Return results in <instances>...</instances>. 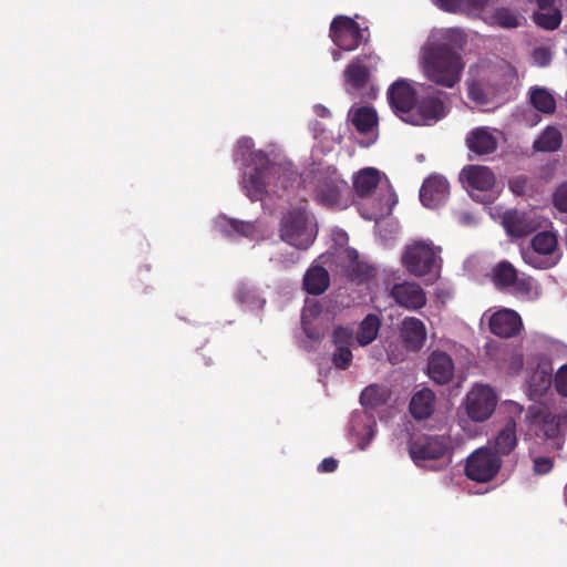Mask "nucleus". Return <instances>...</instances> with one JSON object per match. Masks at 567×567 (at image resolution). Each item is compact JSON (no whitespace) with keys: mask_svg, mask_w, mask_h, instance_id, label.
<instances>
[{"mask_svg":"<svg viewBox=\"0 0 567 567\" xmlns=\"http://www.w3.org/2000/svg\"><path fill=\"white\" fill-rule=\"evenodd\" d=\"M464 68L461 54L447 43H434L423 49V72L437 85L454 87L461 81Z\"/></svg>","mask_w":567,"mask_h":567,"instance_id":"nucleus-1","label":"nucleus"},{"mask_svg":"<svg viewBox=\"0 0 567 567\" xmlns=\"http://www.w3.org/2000/svg\"><path fill=\"white\" fill-rule=\"evenodd\" d=\"M255 159H258L260 166L255 167L249 176V197L252 200L261 199L267 188L288 189L298 179V173L289 165L270 163L267 154L262 151L255 153Z\"/></svg>","mask_w":567,"mask_h":567,"instance_id":"nucleus-2","label":"nucleus"},{"mask_svg":"<svg viewBox=\"0 0 567 567\" xmlns=\"http://www.w3.org/2000/svg\"><path fill=\"white\" fill-rule=\"evenodd\" d=\"M379 56L374 53L359 54L346 66L342 78L347 93L368 99H375L377 91L371 83L377 70Z\"/></svg>","mask_w":567,"mask_h":567,"instance_id":"nucleus-3","label":"nucleus"},{"mask_svg":"<svg viewBox=\"0 0 567 567\" xmlns=\"http://www.w3.org/2000/svg\"><path fill=\"white\" fill-rule=\"evenodd\" d=\"M526 421L537 437L549 441L554 449L561 447V439L567 427L565 416L551 413L546 406L530 405L526 412Z\"/></svg>","mask_w":567,"mask_h":567,"instance_id":"nucleus-4","label":"nucleus"},{"mask_svg":"<svg viewBox=\"0 0 567 567\" xmlns=\"http://www.w3.org/2000/svg\"><path fill=\"white\" fill-rule=\"evenodd\" d=\"M441 248L431 241L416 240L406 246L402 256L403 266L416 277L436 274L441 267Z\"/></svg>","mask_w":567,"mask_h":567,"instance_id":"nucleus-5","label":"nucleus"},{"mask_svg":"<svg viewBox=\"0 0 567 567\" xmlns=\"http://www.w3.org/2000/svg\"><path fill=\"white\" fill-rule=\"evenodd\" d=\"M280 237L284 241L298 249H308L316 238V231L309 226L306 210H289L280 223Z\"/></svg>","mask_w":567,"mask_h":567,"instance_id":"nucleus-6","label":"nucleus"},{"mask_svg":"<svg viewBox=\"0 0 567 567\" xmlns=\"http://www.w3.org/2000/svg\"><path fill=\"white\" fill-rule=\"evenodd\" d=\"M502 466L501 456L489 447H480L466 458L464 472L467 478L477 483L491 482Z\"/></svg>","mask_w":567,"mask_h":567,"instance_id":"nucleus-7","label":"nucleus"},{"mask_svg":"<svg viewBox=\"0 0 567 567\" xmlns=\"http://www.w3.org/2000/svg\"><path fill=\"white\" fill-rule=\"evenodd\" d=\"M492 281L499 291L518 296H529L533 290L532 278L519 277L517 269L507 260H502L493 267Z\"/></svg>","mask_w":567,"mask_h":567,"instance_id":"nucleus-8","label":"nucleus"},{"mask_svg":"<svg viewBox=\"0 0 567 567\" xmlns=\"http://www.w3.org/2000/svg\"><path fill=\"white\" fill-rule=\"evenodd\" d=\"M452 449L447 435H420L409 444V453L415 463L426 460H440Z\"/></svg>","mask_w":567,"mask_h":567,"instance_id":"nucleus-9","label":"nucleus"},{"mask_svg":"<svg viewBox=\"0 0 567 567\" xmlns=\"http://www.w3.org/2000/svg\"><path fill=\"white\" fill-rule=\"evenodd\" d=\"M497 396L488 385L477 384L467 393L465 408L468 417L474 422L488 420L495 411Z\"/></svg>","mask_w":567,"mask_h":567,"instance_id":"nucleus-10","label":"nucleus"},{"mask_svg":"<svg viewBox=\"0 0 567 567\" xmlns=\"http://www.w3.org/2000/svg\"><path fill=\"white\" fill-rule=\"evenodd\" d=\"M431 93L415 101V104L406 120L412 125H430L445 115L442 92L429 86Z\"/></svg>","mask_w":567,"mask_h":567,"instance_id":"nucleus-11","label":"nucleus"},{"mask_svg":"<svg viewBox=\"0 0 567 567\" xmlns=\"http://www.w3.org/2000/svg\"><path fill=\"white\" fill-rule=\"evenodd\" d=\"M330 37L339 49L352 51L361 44L363 30L353 19L338 16L331 22Z\"/></svg>","mask_w":567,"mask_h":567,"instance_id":"nucleus-12","label":"nucleus"},{"mask_svg":"<svg viewBox=\"0 0 567 567\" xmlns=\"http://www.w3.org/2000/svg\"><path fill=\"white\" fill-rule=\"evenodd\" d=\"M348 183L338 176H327L318 184L316 199L326 207L344 209L349 206Z\"/></svg>","mask_w":567,"mask_h":567,"instance_id":"nucleus-13","label":"nucleus"},{"mask_svg":"<svg viewBox=\"0 0 567 567\" xmlns=\"http://www.w3.org/2000/svg\"><path fill=\"white\" fill-rule=\"evenodd\" d=\"M388 101L393 112L404 122L415 104L416 92L405 79H399L388 89Z\"/></svg>","mask_w":567,"mask_h":567,"instance_id":"nucleus-14","label":"nucleus"},{"mask_svg":"<svg viewBox=\"0 0 567 567\" xmlns=\"http://www.w3.org/2000/svg\"><path fill=\"white\" fill-rule=\"evenodd\" d=\"M450 194L447 179L437 174L430 175L422 184L420 199L425 207L436 208L443 204Z\"/></svg>","mask_w":567,"mask_h":567,"instance_id":"nucleus-15","label":"nucleus"},{"mask_svg":"<svg viewBox=\"0 0 567 567\" xmlns=\"http://www.w3.org/2000/svg\"><path fill=\"white\" fill-rule=\"evenodd\" d=\"M489 330L499 338H513L520 332L523 322L519 315L511 309H501L488 321Z\"/></svg>","mask_w":567,"mask_h":567,"instance_id":"nucleus-16","label":"nucleus"},{"mask_svg":"<svg viewBox=\"0 0 567 567\" xmlns=\"http://www.w3.org/2000/svg\"><path fill=\"white\" fill-rule=\"evenodd\" d=\"M390 297L406 309H421L426 303L425 292L414 282L395 284L390 291Z\"/></svg>","mask_w":567,"mask_h":567,"instance_id":"nucleus-17","label":"nucleus"},{"mask_svg":"<svg viewBox=\"0 0 567 567\" xmlns=\"http://www.w3.org/2000/svg\"><path fill=\"white\" fill-rule=\"evenodd\" d=\"M454 362L450 354L434 351L427 362V375L440 385L449 384L454 377Z\"/></svg>","mask_w":567,"mask_h":567,"instance_id":"nucleus-18","label":"nucleus"},{"mask_svg":"<svg viewBox=\"0 0 567 567\" xmlns=\"http://www.w3.org/2000/svg\"><path fill=\"white\" fill-rule=\"evenodd\" d=\"M502 225L511 237L523 238L536 230L537 224L526 213L516 209L506 210L502 216Z\"/></svg>","mask_w":567,"mask_h":567,"instance_id":"nucleus-19","label":"nucleus"},{"mask_svg":"<svg viewBox=\"0 0 567 567\" xmlns=\"http://www.w3.org/2000/svg\"><path fill=\"white\" fill-rule=\"evenodd\" d=\"M400 336L408 350L419 351L426 340V329L420 319L408 317L401 323Z\"/></svg>","mask_w":567,"mask_h":567,"instance_id":"nucleus-20","label":"nucleus"},{"mask_svg":"<svg viewBox=\"0 0 567 567\" xmlns=\"http://www.w3.org/2000/svg\"><path fill=\"white\" fill-rule=\"evenodd\" d=\"M461 178L468 187L486 192L494 187L495 175L487 166L468 165L462 169Z\"/></svg>","mask_w":567,"mask_h":567,"instance_id":"nucleus-21","label":"nucleus"},{"mask_svg":"<svg viewBox=\"0 0 567 567\" xmlns=\"http://www.w3.org/2000/svg\"><path fill=\"white\" fill-rule=\"evenodd\" d=\"M466 146L476 155H488L496 151L497 140L488 127L481 126L472 130L466 136Z\"/></svg>","mask_w":567,"mask_h":567,"instance_id":"nucleus-22","label":"nucleus"},{"mask_svg":"<svg viewBox=\"0 0 567 567\" xmlns=\"http://www.w3.org/2000/svg\"><path fill=\"white\" fill-rule=\"evenodd\" d=\"M530 245L533 250L523 254L524 260L536 268H543L544 266L537 261V257L534 255L547 256L553 254L557 247V238L550 231H540L533 237Z\"/></svg>","mask_w":567,"mask_h":567,"instance_id":"nucleus-23","label":"nucleus"},{"mask_svg":"<svg viewBox=\"0 0 567 567\" xmlns=\"http://www.w3.org/2000/svg\"><path fill=\"white\" fill-rule=\"evenodd\" d=\"M436 396L429 388H423L411 398L409 410L415 420L429 419L435 410Z\"/></svg>","mask_w":567,"mask_h":567,"instance_id":"nucleus-24","label":"nucleus"},{"mask_svg":"<svg viewBox=\"0 0 567 567\" xmlns=\"http://www.w3.org/2000/svg\"><path fill=\"white\" fill-rule=\"evenodd\" d=\"M381 174L374 167H365L353 176V190L360 198L369 197L380 183Z\"/></svg>","mask_w":567,"mask_h":567,"instance_id":"nucleus-25","label":"nucleus"},{"mask_svg":"<svg viewBox=\"0 0 567 567\" xmlns=\"http://www.w3.org/2000/svg\"><path fill=\"white\" fill-rule=\"evenodd\" d=\"M302 285L307 293L319 296L329 288V272L321 266H311L303 276Z\"/></svg>","mask_w":567,"mask_h":567,"instance_id":"nucleus-26","label":"nucleus"},{"mask_svg":"<svg viewBox=\"0 0 567 567\" xmlns=\"http://www.w3.org/2000/svg\"><path fill=\"white\" fill-rule=\"evenodd\" d=\"M551 383V371L546 368H538L536 371H534L528 381L529 398L533 401L540 400L550 389Z\"/></svg>","mask_w":567,"mask_h":567,"instance_id":"nucleus-27","label":"nucleus"},{"mask_svg":"<svg viewBox=\"0 0 567 567\" xmlns=\"http://www.w3.org/2000/svg\"><path fill=\"white\" fill-rule=\"evenodd\" d=\"M516 444V423L511 419L495 439L494 453H497V455H507L515 449Z\"/></svg>","mask_w":567,"mask_h":567,"instance_id":"nucleus-28","label":"nucleus"},{"mask_svg":"<svg viewBox=\"0 0 567 567\" xmlns=\"http://www.w3.org/2000/svg\"><path fill=\"white\" fill-rule=\"evenodd\" d=\"M351 122L358 132L367 134L378 124V115L374 109L360 106L352 111Z\"/></svg>","mask_w":567,"mask_h":567,"instance_id":"nucleus-29","label":"nucleus"},{"mask_svg":"<svg viewBox=\"0 0 567 567\" xmlns=\"http://www.w3.org/2000/svg\"><path fill=\"white\" fill-rule=\"evenodd\" d=\"M389 399V391L385 386L370 384L363 389L360 395V403L364 409H375L383 405Z\"/></svg>","mask_w":567,"mask_h":567,"instance_id":"nucleus-30","label":"nucleus"},{"mask_svg":"<svg viewBox=\"0 0 567 567\" xmlns=\"http://www.w3.org/2000/svg\"><path fill=\"white\" fill-rule=\"evenodd\" d=\"M561 133L554 126H547L542 135L534 142L533 148L537 152H556L561 147Z\"/></svg>","mask_w":567,"mask_h":567,"instance_id":"nucleus-31","label":"nucleus"},{"mask_svg":"<svg viewBox=\"0 0 567 567\" xmlns=\"http://www.w3.org/2000/svg\"><path fill=\"white\" fill-rule=\"evenodd\" d=\"M381 322L377 315H368L360 323L357 333V341L360 346L364 347L374 341L378 337Z\"/></svg>","mask_w":567,"mask_h":567,"instance_id":"nucleus-32","label":"nucleus"},{"mask_svg":"<svg viewBox=\"0 0 567 567\" xmlns=\"http://www.w3.org/2000/svg\"><path fill=\"white\" fill-rule=\"evenodd\" d=\"M486 21L503 29H515L520 25L518 14L506 7L497 8Z\"/></svg>","mask_w":567,"mask_h":567,"instance_id":"nucleus-33","label":"nucleus"},{"mask_svg":"<svg viewBox=\"0 0 567 567\" xmlns=\"http://www.w3.org/2000/svg\"><path fill=\"white\" fill-rule=\"evenodd\" d=\"M529 100L532 105L545 114H551L556 110L554 96L545 89L534 87L530 90Z\"/></svg>","mask_w":567,"mask_h":567,"instance_id":"nucleus-34","label":"nucleus"},{"mask_svg":"<svg viewBox=\"0 0 567 567\" xmlns=\"http://www.w3.org/2000/svg\"><path fill=\"white\" fill-rule=\"evenodd\" d=\"M561 12L559 9H551L548 12H535L533 21L545 30H555L561 23Z\"/></svg>","mask_w":567,"mask_h":567,"instance_id":"nucleus-35","label":"nucleus"},{"mask_svg":"<svg viewBox=\"0 0 567 567\" xmlns=\"http://www.w3.org/2000/svg\"><path fill=\"white\" fill-rule=\"evenodd\" d=\"M227 231L229 234L236 233L243 237L254 239L258 235V230L254 223L243 221L237 219L227 220Z\"/></svg>","mask_w":567,"mask_h":567,"instance_id":"nucleus-36","label":"nucleus"},{"mask_svg":"<svg viewBox=\"0 0 567 567\" xmlns=\"http://www.w3.org/2000/svg\"><path fill=\"white\" fill-rule=\"evenodd\" d=\"M353 355L350 347H336L332 354V363L337 369L346 370L350 367Z\"/></svg>","mask_w":567,"mask_h":567,"instance_id":"nucleus-37","label":"nucleus"},{"mask_svg":"<svg viewBox=\"0 0 567 567\" xmlns=\"http://www.w3.org/2000/svg\"><path fill=\"white\" fill-rule=\"evenodd\" d=\"M236 300L247 307H254L259 303L256 291L247 286H240L236 292Z\"/></svg>","mask_w":567,"mask_h":567,"instance_id":"nucleus-38","label":"nucleus"},{"mask_svg":"<svg viewBox=\"0 0 567 567\" xmlns=\"http://www.w3.org/2000/svg\"><path fill=\"white\" fill-rule=\"evenodd\" d=\"M509 189L517 196H524L532 190L530 181L525 175H518L509 179Z\"/></svg>","mask_w":567,"mask_h":567,"instance_id":"nucleus-39","label":"nucleus"},{"mask_svg":"<svg viewBox=\"0 0 567 567\" xmlns=\"http://www.w3.org/2000/svg\"><path fill=\"white\" fill-rule=\"evenodd\" d=\"M353 340V331L350 328L337 327L332 333V342L336 347H350Z\"/></svg>","mask_w":567,"mask_h":567,"instance_id":"nucleus-40","label":"nucleus"},{"mask_svg":"<svg viewBox=\"0 0 567 567\" xmlns=\"http://www.w3.org/2000/svg\"><path fill=\"white\" fill-rule=\"evenodd\" d=\"M373 269L364 264H354L349 270V277L357 282H363L372 276Z\"/></svg>","mask_w":567,"mask_h":567,"instance_id":"nucleus-41","label":"nucleus"},{"mask_svg":"<svg viewBox=\"0 0 567 567\" xmlns=\"http://www.w3.org/2000/svg\"><path fill=\"white\" fill-rule=\"evenodd\" d=\"M553 204L561 213H567V182L560 184L553 194Z\"/></svg>","mask_w":567,"mask_h":567,"instance_id":"nucleus-42","label":"nucleus"},{"mask_svg":"<svg viewBox=\"0 0 567 567\" xmlns=\"http://www.w3.org/2000/svg\"><path fill=\"white\" fill-rule=\"evenodd\" d=\"M554 468V460L548 456H537L533 460V471L536 475H546Z\"/></svg>","mask_w":567,"mask_h":567,"instance_id":"nucleus-43","label":"nucleus"},{"mask_svg":"<svg viewBox=\"0 0 567 567\" xmlns=\"http://www.w3.org/2000/svg\"><path fill=\"white\" fill-rule=\"evenodd\" d=\"M532 56L535 64L542 68L549 65L553 59L551 51L547 47L535 48L533 50Z\"/></svg>","mask_w":567,"mask_h":567,"instance_id":"nucleus-44","label":"nucleus"},{"mask_svg":"<svg viewBox=\"0 0 567 567\" xmlns=\"http://www.w3.org/2000/svg\"><path fill=\"white\" fill-rule=\"evenodd\" d=\"M555 388L556 391L561 395L567 398V364H564L558 369L555 374Z\"/></svg>","mask_w":567,"mask_h":567,"instance_id":"nucleus-45","label":"nucleus"},{"mask_svg":"<svg viewBox=\"0 0 567 567\" xmlns=\"http://www.w3.org/2000/svg\"><path fill=\"white\" fill-rule=\"evenodd\" d=\"M491 0H462L463 13H477L484 11Z\"/></svg>","mask_w":567,"mask_h":567,"instance_id":"nucleus-46","label":"nucleus"},{"mask_svg":"<svg viewBox=\"0 0 567 567\" xmlns=\"http://www.w3.org/2000/svg\"><path fill=\"white\" fill-rule=\"evenodd\" d=\"M443 11L449 13H463L462 0H433Z\"/></svg>","mask_w":567,"mask_h":567,"instance_id":"nucleus-47","label":"nucleus"},{"mask_svg":"<svg viewBox=\"0 0 567 567\" xmlns=\"http://www.w3.org/2000/svg\"><path fill=\"white\" fill-rule=\"evenodd\" d=\"M338 468V461L333 457H326L318 466L320 473H332Z\"/></svg>","mask_w":567,"mask_h":567,"instance_id":"nucleus-48","label":"nucleus"},{"mask_svg":"<svg viewBox=\"0 0 567 567\" xmlns=\"http://www.w3.org/2000/svg\"><path fill=\"white\" fill-rule=\"evenodd\" d=\"M468 97L476 102H483L484 94L477 85H471L468 87Z\"/></svg>","mask_w":567,"mask_h":567,"instance_id":"nucleus-49","label":"nucleus"},{"mask_svg":"<svg viewBox=\"0 0 567 567\" xmlns=\"http://www.w3.org/2000/svg\"><path fill=\"white\" fill-rule=\"evenodd\" d=\"M313 109H315L316 115H318L319 117L327 118V117L331 116L330 110L322 104H317V105H315Z\"/></svg>","mask_w":567,"mask_h":567,"instance_id":"nucleus-50","label":"nucleus"},{"mask_svg":"<svg viewBox=\"0 0 567 567\" xmlns=\"http://www.w3.org/2000/svg\"><path fill=\"white\" fill-rule=\"evenodd\" d=\"M530 3L537 4L540 10L551 9L555 0H527Z\"/></svg>","mask_w":567,"mask_h":567,"instance_id":"nucleus-51","label":"nucleus"},{"mask_svg":"<svg viewBox=\"0 0 567 567\" xmlns=\"http://www.w3.org/2000/svg\"><path fill=\"white\" fill-rule=\"evenodd\" d=\"M239 145L241 147L250 148L252 146V141L250 138H241L239 141Z\"/></svg>","mask_w":567,"mask_h":567,"instance_id":"nucleus-52","label":"nucleus"},{"mask_svg":"<svg viewBox=\"0 0 567 567\" xmlns=\"http://www.w3.org/2000/svg\"><path fill=\"white\" fill-rule=\"evenodd\" d=\"M339 56H340V53H339V52H334V54H333V59H334V60H338V59H339Z\"/></svg>","mask_w":567,"mask_h":567,"instance_id":"nucleus-53","label":"nucleus"}]
</instances>
